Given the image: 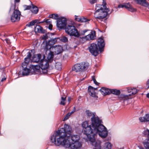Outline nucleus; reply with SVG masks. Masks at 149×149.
<instances>
[{"mask_svg":"<svg viewBox=\"0 0 149 149\" xmlns=\"http://www.w3.org/2000/svg\"><path fill=\"white\" fill-rule=\"evenodd\" d=\"M65 32L70 36H73L78 37L79 34L74 26L72 25H68L65 28Z\"/></svg>","mask_w":149,"mask_h":149,"instance_id":"6e6552de","label":"nucleus"},{"mask_svg":"<svg viewBox=\"0 0 149 149\" xmlns=\"http://www.w3.org/2000/svg\"><path fill=\"white\" fill-rule=\"evenodd\" d=\"M127 91L129 93H131V94H129V95L130 96L132 95H134L137 92V89L135 88H129L127 89Z\"/></svg>","mask_w":149,"mask_h":149,"instance_id":"5701e85b","label":"nucleus"},{"mask_svg":"<svg viewBox=\"0 0 149 149\" xmlns=\"http://www.w3.org/2000/svg\"><path fill=\"white\" fill-rule=\"evenodd\" d=\"M34 22H35V24L36 23H38L39 24V22L38 20V19H35V20H33Z\"/></svg>","mask_w":149,"mask_h":149,"instance_id":"09e8293b","label":"nucleus"},{"mask_svg":"<svg viewBox=\"0 0 149 149\" xmlns=\"http://www.w3.org/2000/svg\"><path fill=\"white\" fill-rule=\"evenodd\" d=\"M20 0H15V1L16 3H18L19 2Z\"/></svg>","mask_w":149,"mask_h":149,"instance_id":"603ef678","label":"nucleus"},{"mask_svg":"<svg viewBox=\"0 0 149 149\" xmlns=\"http://www.w3.org/2000/svg\"><path fill=\"white\" fill-rule=\"evenodd\" d=\"M23 71L22 74L23 75H27L29 74L30 72V70L27 68H22Z\"/></svg>","mask_w":149,"mask_h":149,"instance_id":"cd10ccee","label":"nucleus"},{"mask_svg":"<svg viewBox=\"0 0 149 149\" xmlns=\"http://www.w3.org/2000/svg\"><path fill=\"white\" fill-rule=\"evenodd\" d=\"M105 45L104 40L102 37L98 38L97 40V45L95 43H92L89 47V49L90 53L95 56H96L98 54L99 51H102V49Z\"/></svg>","mask_w":149,"mask_h":149,"instance_id":"39448f33","label":"nucleus"},{"mask_svg":"<svg viewBox=\"0 0 149 149\" xmlns=\"http://www.w3.org/2000/svg\"><path fill=\"white\" fill-rule=\"evenodd\" d=\"M84 79V78H83L81 80V81H83Z\"/></svg>","mask_w":149,"mask_h":149,"instance_id":"13d9d810","label":"nucleus"},{"mask_svg":"<svg viewBox=\"0 0 149 149\" xmlns=\"http://www.w3.org/2000/svg\"><path fill=\"white\" fill-rule=\"evenodd\" d=\"M48 38V36L46 34L43 35L42 36V39L44 40H45ZM44 41H44L43 42H44Z\"/></svg>","mask_w":149,"mask_h":149,"instance_id":"f704fd0d","label":"nucleus"},{"mask_svg":"<svg viewBox=\"0 0 149 149\" xmlns=\"http://www.w3.org/2000/svg\"><path fill=\"white\" fill-rule=\"evenodd\" d=\"M53 54V52H50V53L48 54L47 58L48 62L51 63L53 61V58L54 57Z\"/></svg>","mask_w":149,"mask_h":149,"instance_id":"b1692460","label":"nucleus"},{"mask_svg":"<svg viewBox=\"0 0 149 149\" xmlns=\"http://www.w3.org/2000/svg\"><path fill=\"white\" fill-rule=\"evenodd\" d=\"M45 22L47 24H49L51 23V21L50 19H47L45 20Z\"/></svg>","mask_w":149,"mask_h":149,"instance_id":"c03bdc74","label":"nucleus"},{"mask_svg":"<svg viewBox=\"0 0 149 149\" xmlns=\"http://www.w3.org/2000/svg\"><path fill=\"white\" fill-rule=\"evenodd\" d=\"M31 52H28L27 54V57L26 58L24 59V62L28 64L30 60V58L31 57Z\"/></svg>","mask_w":149,"mask_h":149,"instance_id":"c85d7f7f","label":"nucleus"},{"mask_svg":"<svg viewBox=\"0 0 149 149\" xmlns=\"http://www.w3.org/2000/svg\"><path fill=\"white\" fill-rule=\"evenodd\" d=\"M81 17H79L78 16H75V20L79 22H81Z\"/></svg>","mask_w":149,"mask_h":149,"instance_id":"58836bf2","label":"nucleus"},{"mask_svg":"<svg viewBox=\"0 0 149 149\" xmlns=\"http://www.w3.org/2000/svg\"><path fill=\"white\" fill-rule=\"evenodd\" d=\"M20 16V12L18 10H15L11 17V21L15 22L19 21Z\"/></svg>","mask_w":149,"mask_h":149,"instance_id":"9b49d317","label":"nucleus"},{"mask_svg":"<svg viewBox=\"0 0 149 149\" xmlns=\"http://www.w3.org/2000/svg\"><path fill=\"white\" fill-rule=\"evenodd\" d=\"M143 134L146 137L142 143L145 149L142 147H140L139 148L140 149H149V130L147 129L144 130L143 132Z\"/></svg>","mask_w":149,"mask_h":149,"instance_id":"1a4fd4ad","label":"nucleus"},{"mask_svg":"<svg viewBox=\"0 0 149 149\" xmlns=\"http://www.w3.org/2000/svg\"><path fill=\"white\" fill-rule=\"evenodd\" d=\"M41 55L40 54H35L34 55L32 60V62L38 63L39 61L41 58Z\"/></svg>","mask_w":149,"mask_h":149,"instance_id":"aec40b11","label":"nucleus"},{"mask_svg":"<svg viewBox=\"0 0 149 149\" xmlns=\"http://www.w3.org/2000/svg\"><path fill=\"white\" fill-rule=\"evenodd\" d=\"M97 88H94L91 86H89L88 88V92L89 94L93 97H96V94L95 91L96 90Z\"/></svg>","mask_w":149,"mask_h":149,"instance_id":"f3484780","label":"nucleus"},{"mask_svg":"<svg viewBox=\"0 0 149 149\" xmlns=\"http://www.w3.org/2000/svg\"><path fill=\"white\" fill-rule=\"evenodd\" d=\"M25 7V9L24 10H27L30 9L31 10V8L32 6H27L25 5L24 6Z\"/></svg>","mask_w":149,"mask_h":149,"instance_id":"ea45409f","label":"nucleus"},{"mask_svg":"<svg viewBox=\"0 0 149 149\" xmlns=\"http://www.w3.org/2000/svg\"><path fill=\"white\" fill-rule=\"evenodd\" d=\"M74 108L75 109V107H74ZM75 111V109H74V110L72 111L71 112L68 113H70V115H71L73 113H74Z\"/></svg>","mask_w":149,"mask_h":149,"instance_id":"8fccbe9b","label":"nucleus"},{"mask_svg":"<svg viewBox=\"0 0 149 149\" xmlns=\"http://www.w3.org/2000/svg\"><path fill=\"white\" fill-rule=\"evenodd\" d=\"M55 55H58L61 53L63 51L62 47L60 45H56L52 48Z\"/></svg>","mask_w":149,"mask_h":149,"instance_id":"2eb2a0df","label":"nucleus"},{"mask_svg":"<svg viewBox=\"0 0 149 149\" xmlns=\"http://www.w3.org/2000/svg\"><path fill=\"white\" fill-rule=\"evenodd\" d=\"M81 22H84L90 21V20L86 18H85L84 17H81Z\"/></svg>","mask_w":149,"mask_h":149,"instance_id":"473e14b6","label":"nucleus"},{"mask_svg":"<svg viewBox=\"0 0 149 149\" xmlns=\"http://www.w3.org/2000/svg\"><path fill=\"white\" fill-rule=\"evenodd\" d=\"M95 37V31H93L91 32L89 34L82 38L86 39L87 40H90L94 39Z\"/></svg>","mask_w":149,"mask_h":149,"instance_id":"dca6fc26","label":"nucleus"},{"mask_svg":"<svg viewBox=\"0 0 149 149\" xmlns=\"http://www.w3.org/2000/svg\"><path fill=\"white\" fill-rule=\"evenodd\" d=\"M66 19L64 17H61L57 21L56 25L58 28L62 29L66 26Z\"/></svg>","mask_w":149,"mask_h":149,"instance_id":"f8f14e48","label":"nucleus"},{"mask_svg":"<svg viewBox=\"0 0 149 149\" xmlns=\"http://www.w3.org/2000/svg\"><path fill=\"white\" fill-rule=\"evenodd\" d=\"M118 7L119 8L125 7L128 10L131 12L136 11V9L134 8L129 3L125 4L124 5H118Z\"/></svg>","mask_w":149,"mask_h":149,"instance_id":"4468645a","label":"nucleus"},{"mask_svg":"<svg viewBox=\"0 0 149 149\" xmlns=\"http://www.w3.org/2000/svg\"><path fill=\"white\" fill-rule=\"evenodd\" d=\"M34 30L35 32H36L44 33V30H43L42 28L39 25H37L36 26Z\"/></svg>","mask_w":149,"mask_h":149,"instance_id":"4be33fe9","label":"nucleus"},{"mask_svg":"<svg viewBox=\"0 0 149 149\" xmlns=\"http://www.w3.org/2000/svg\"><path fill=\"white\" fill-rule=\"evenodd\" d=\"M39 66L42 69L45 70L47 69L49 67L48 61L46 59H42L40 61Z\"/></svg>","mask_w":149,"mask_h":149,"instance_id":"ddd939ff","label":"nucleus"},{"mask_svg":"<svg viewBox=\"0 0 149 149\" xmlns=\"http://www.w3.org/2000/svg\"><path fill=\"white\" fill-rule=\"evenodd\" d=\"M31 10L32 13L34 14H36L38 12V9L36 6L32 5Z\"/></svg>","mask_w":149,"mask_h":149,"instance_id":"393cba45","label":"nucleus"},{"mask_svg":"<svg viewBox=\"0 0 149 149\" xmlns=\"http://www.w3.org/2000/svg\"><path fill=\"white\" fill-rule=\"evenodd\" d=\"M49 17L50 18H52L55 19H58V16L57 14H52L49 15Z\"/></svg>","mask_w":149,"mask_h":149,"instance_id":"7c9ffc66","label":"nucleus"},{"mask_svg":"<svg viewBox=\"0 0 149 149\" xmlns=\"http://www.w3.org/2000/svg\"><path fill=\"white\" fill-rule=\"evenodd\" d=\"M71 100V98L70 97H69L68 98V101L69 102H70Z\"/></svg>","mask_w":149,"mask_h":149,"instance_id":"3c124183","label":"nucleus"},{"mask_svg":"<svg viewBox=\"0 0 149 149\" xmlns=\"http://www.w3.org/2000/svg\"><path fill=\"white\" fill-rule=\"evenodd\" d=\"M86 113L87 116L92 117L91 125H88L87 121L84 122L82 124V127L85 128L84 134L87 137L92 136V139H92V141L94 140L93 136L97 133L102 138H105L108 135V132L106 127L101 124V120L96 116L95 113H92L88 110L86 111Z\"/></svg>","mask_w":149,"mask_h":149,"instance_id":"f257e3e1","label":"nucleus"},{"mask_svg":"<svg viewBox=\"0 0 149 149\" xmlns=\"http://www.w3.org/2000/svg\"><path fill=\"white\" fill-rule=\"evenodd\" d=\"M110 93H112L116 95H118L120 93V91L119 90L116 89H110Z\"/></svg>","mask_w":149,"mask_h":149,"instance_id":"c756f323","label":"nucleus"},{"mask_svg":"<svg viewBox=\"0 0 149 149\" xmlns=\"http://www.w3.org/2000/svg\"><path fill=\"white\" fill-rule=\"evenodd\" d=\"M35 24V22H34V21H32L29 24H28L27 25V26H32L33 25H34Z\"/></svg>","mask_w":149,"mask_h":149,"instance_id":"4c0bfd02","label":"nucleus"},{"mask_svg":"<svg viewBox=\"0 0 149 149\" xmlns=\"http://www.w3.org/2000/svg\"><path fill=\"white\" fill-rule=\"evenodd\" d=\"M146 88L147 89L149 88V79L147 80L146 85Z\"/></svg>","mask_w":149,"mask_h":149,"instance_id":"79ce46f5","label":"nucleus"},{"mask_svg":"<svg viewBox=\"0 0 149 149\" xmlns=\"http://www.w3.org/2000/svg\"><path fill=\"white\" fill-rule=\"evenodd\" d=\"M146 97H147L149 98V93H148L146 95Z\"/></svg>","mask_w":149,"mask_h":149,"instance_id":"6e6d98bb","label":"nucleus"},{"mask_svg":"<svg viewBox=\"0 0 149 149\" xmlns=\"http://www.w3.org/2000/svg\"><path fill=\"white\" fill-rule=\"evenodd\" d=\"M89 64L88 62H83L75 64L72 67V70L77 72H84L88 68Z\"/></svg>","mask_w":149,"mask_h":149,"instance_id":"0eeeda50","label":"nucleus"},{"mask_svg":"<svg viewBox=\"0 0 149 149\" xmlns=\"http://www.w3.org/2000/svg\"><path fill=\"white\" fill-rule=\"evenodd\" d=\"M139 120L142 123L149 122V114H146L144 116L139 117Z\"/></svg>","mask_w":149,"mask_h":149,"instance_id":"6ab92c4d","label":"nucleus"},{"mask_svg":"<svg viewBox=\"0 0 149 149\" xmlns=\"http://www.w3.org/2000/svg\"><path fill=\"white\" fill-rule=\"evenodd\" d=\"M6 80V78H3L1 79V81H3L5 80Z\"/></svg>","mask_w":149,"mask_h":149,"instance_id":"5fc2aeb1","label":"nucleus"},{"mask_svg":"<svg viewBox=\"0 0 149 149\" xmlns=\"http://www.w3.org/2000/svg\"><path fill=\"white\" fill-rule=\"evenodd\" d=\"M72 132L71 127L67 124H65L64 128H61L51 137V140L55 145L58 143L61 142V141L71 135Z\"/></svg>","mask_w":149,"mask_h":149,"instance_id":"7ed1b4c3","label":"nucleus"},{"mask_svg":"<svg viewBox=\"0 0 149 149\" xmlns=\"http://www.w3.org/2000/svg\"><path fill=\"white\" fill-rule=\"evenodd\" d=\"M0 135H1V131L0 130Z\"/></svg>","mask_w":149,"mask_h":149,"instance_id":"bf43d9fd","label":"nucleus"},{"mask_svg":"<svg viewBox=\"0 0 149 149\" xmlns=\"http://www.w3.org/2000/svg\"><path fill=\"white\" fill-rule=\"evenodd\" d=\"M80 139V137L78 135L71 134L62 140L61 143H58L55 145H62L65 148H70V149H80L82 146L81 142L79 141Z\"/></svg>","mask_w":149,"mask_h":149,"instance_id":"f03ea898","label":"nucleus"},{"mask_svg":"<svg viewBox=\"0 0 149 149\" xmlns=\"http://www.w3.org/2000/svg\"><path fill=\"white\" fill-rule=\"evenodd\" d=\"M94 83L95 84L97 85H98L99 84V83L97 82L96 81V79H94V81H93Z\"/></svg>","mask_w":149,"mask_h":149,"instance_id":"de8ad7c7","label":"nucleus"},{"mask_svg":"<svg viewBox=\"0 0 149 149\" xmlns=\"http://www.w3.org/2000/svg\"><path fill=\"white\" fill-rule=\"evenodd\" d=\"M44 22H45V21L44 20L43 21H42V22H39V24L40 23H44Z\"/></svg>","mask_w":149,"mask_h":149,"instance_id":"4d7b16f0","label":"nucleus"},{"mask_svg":"<svg viewBox=\"0 0 149 149\" xmlns=\"http://www.w3.org/2000/svg\"><path fill=\"white\" fill-rule=\"evenodd\" d=\"M28 64L27 63L24 62L22 64V68H27V66Z\"/></svg>","mask_w":149,"mask_h":149,"instance_id":"72a5a7b5","label":"nucleus"},{"mask_svg":"<svg viewBox=\"0 0 149 149\" xmlns=\"http://www.w3.org/2000/svg\"><path fill=\"white\" fill-rule=\"evenodd\" d=\"M92 80H93V81H94V79H95V77L94 76H93L92 77Z\"/></svg>","mask_w":149,"mask_h":149,"instance_id":"864d4df0","label":"nucleus"},{"mask_svg":"<svg viewBox=\"0 0 149 149\" xmlns=\"http://www.w3.org/2000/svg\"><path fill=\"white\" fill-rule=\"evenodd\" d=\"M55 66L56 68L58 70H60L61 69V64L60 63H56Z\"/></svg>","mask_w":149,"mask_h":149,"instance_id":"2f4dec72","label":"nucleus"},{"mask_svg":"<svg viewBox=\"0 0 149 149\" xmlns=\"http://www.w3.org/2000/svg\"><path fill=\"white\" fill-rule=\"evenodd\" d=\"M129 95H121L119 97V99L121 100L125 101L130 98L129 97Z\"/></svg>","mask_w":149,"mask_h":149,"instance_id":"a878e982","label":"nucleus"},{"mask_svg":"<svg viewBox=\"0 0 149 149\" xmlns=\"http://www.w3.org/2000/svg\"><path fill=\"white\" fill-rule=\"evenodd\" d=\"M102 5L97 4L96 5L95 9L96 11L94 13V17L100 20L106 17L109 14V10L106 8L107 3L106 0H102ZM111 12L109 13H110Z\"/></svg>","mask_w":149,"mask_h":149,"instance_id":"20e7f679","label":"nucleus"},{"mask_svg":"<svg viewBox=\"0 0 149 149\" xmlns=\"http://www.w3.org/2000/svg\"><path fill=\"white\" fill-rule=\"evenodd\" d=\"M4 40L6 41L8 44H9L10 43V40L8 38Z\"/></svg>","mask_w":149,"mask_h":149,"instance_id":"a18cd8bd","label":"nucleus"},{"mask_svg":"<svg viewBox=\"0 0 149 149\" xmlns=\"http://www.w3.org/2000/svg\"><path fill=\"white\" fill-rule=\"evenodd\" d=\"M49 29L50 30H52V25L51 24H49Z\"/></svg>","mask_w":149,"mask_h":149,"instance_id":"49530a36","label":"nucleus"},{"mask_svg":"<svg viewBox=\"0 0 149 149\" xmlns=\"http://www.w3.org/2000/svg\"><path fill=\"white\" fill-rule=\"evenodd\" d=\"M71 116V115H70V113H68L66 115V116H65L64 119V120H68L69 117Z\"/></svg>","mask_w":149,"mask_h":149,"instance_id":"e433bc0d","label":"nucleus"},{"mask_svg":"<svg viewBox=\"0 0 149 149\" xmlns=\"http://www.w3.org/2000/svg\"><path fill=\"white\" fill-rule=\"evenodd\" d=\"M58 39H59L58 38H56L54 39H51L46 42L44 48L45 50L47 51L50 50L51 48H52L53 47L52 46L56 43L57 40Z\"/></svg>","mask_w":149,"mask_h":149,"instance_id":"9d476101","label":"nucleus"},{"mask_svg":"<svg viewBox=\"0 0 149 149\" xmlns=\"http://www.w3.org/2000/svg\"><path fill=\"white\" fill-rule=\"evenodd\" d=\"M97 0H88L89 2L91 4H93L97 2Z\"/></svg>","mask_w":149,"mask_h":149,"instance_id":"a19ab883","label":"nucleus"},{"mask_svg":"<svg viewBox=\"0 0 149 149\" xmlns=\"http://www.w3.org/2000/svg\"><path fill=\"white\" fill-rule=\"evenodd\" d=\"M95 135L93 136L94 140L91 141L90 140L91 139H92V136H88L89 140L90 142L91 143L93 146H95L96 148L94 149H101V146L100 145L101 144V141L99 140L95 141V138L94 137ZM105 146H106L104 149H111V146L110 143L107 142L105 143Z\"/></svg>","mask_w":149,"mask_h":149,"instance_id":"423d86ee","label":"nucleus"},{"mask_svg":"<svg viewBox=\"0 0 149 149\" xmlns=\"http://www.w3.org/2000/svg\"><path fill=\"white\" fill-rule=\"evenodd\" d=\"M61 40L64 42H67L68 41V39L67 37L63 36L61 38Z\"/></svg>","mask_w":149,"mask_h":149,"instance_id":"c9c22d12","label":"nucleus"},{"mask_svg":"<svg viewBox=\"0 0 149 149\" xmlns=\"http://www.w3.org/2000/svg\"><path fill=\"white\" fill-rule=\"evenodd\" d=\"M88 30H85L83 31H81L80 33V34L82 35H84L85 34V33L87 32Z\"/></svg>","mask_w":149,"mask_h":149,"instance_id":"37998d69","label":"nucleus"},{"mask_svg":"<svg viewBox=\"0 0 149 149\" xmlns=\"http://www.w3.org/2000/svg\"><path fill=\"white\" fill-rule=\"evenodd\" d=\"M137 3L145 7L148 6L149 4L146 0H136Z\"/></svg>","mask_w":149,"mask_h":149,"instance_id":"412c9836","label":"nucleus"},{"mask_svg":"<svg viewBox=\"0 0 149 149\" xmlns=\"http://www.w3.org/2000/svg\"><path fill=\"white\" fill-rule=\"evenodd\" d=\"M101 93L104 95H109L110 93V89L102 87L100 90Z\"/></svg>","mask_w":149,"mask_h":149,"instance_id":"a211bd4d","label":"nucleus"},{"mask_svg":"<svg viewBox=\"0 0 149 149\" xmlns=\"http://www.w3.org/2000/svg\"><path fill=\"white\" fill-rule=\"evenodd\" d=\"M66 96H62L61 97V101L60 103V104L64 106L66 104Z\"/></svg>","mask_w":149,"mask_h":149,"instance_id":"bb28decb","label":"nucleus"}]
</instances>
